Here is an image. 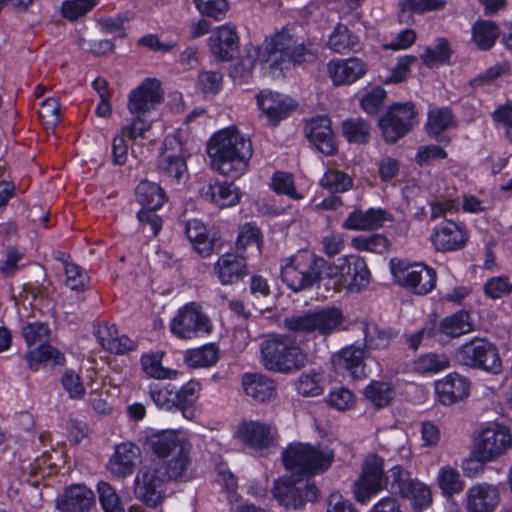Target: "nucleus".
<instances>
[{
    "label": "nucleus",
    "mask_w": 512,
    "mask_h": 512,
    "mask_svg": "<svg viewBox=\"0 0 512 512\" xmlns=\"http://www.w3.org/2000/svg\"><path fill=\"white\" fill-rule=\"evenodd\" d=\"M318 56V46L304 40L295 26L287 25L266 36L260 46H249L240 66L250 73L259 63L262 69L283 70L291 64L313 62Z\"/></svg>",
    "instance_id": "f257e3e1"
},
{
    "label": "nucleus",
    "mask_w": 512,
    "mask_h": 512,
    "mask_svg": "<svg viewBox=\"0 0 512 512\" xmlns=\"http://www.w3.org/2000/svg\"><path fill=\"white\" fill-rule=\"evenodd\" d=\"M207 152L213 169L224 176L236 179L245 173L252 156L249 139L235 128L215 133L208 142Z\"/></svg>",
    "instance_id": "f03ea898"
},
{
    "label": "nucleus",
    "mask_w": 512,
    "mask_h": 512,
    "mask_svg": "<svg viewBox=\"0 0 512 512\" xmlns=\"http://www.w3.org/2000/svg\"><path fill=\"white\" fill-rule=\"evenodd\" d=\"M163 100L160 82L147 78L128 94L127 109L130 118L122 121V131L128 138H144L154 123V113Z\"/></svg>",
    "instance_id": "7ed1b4c3"
},
{
    "label": "nucleus",
    "mask_w": 512,
    "mask_h": 512,
    "mask_svg": "<svg viewBox=\"0 0 512 512\" xmlns=\"http://www.w3.org/2000/svg\"><path fill=\"white\" fill-rule=\"evenodd\" d=\"M260 362L268 371L289 374L303 368L308 359L296 340L288 334L271 333L259 345Z\"/></svg>",
    "instance_id": "20e7f679"
},
{
    "label": "nucleus",
    "mask_w": 512,
    "mask_h": 512,
    "mask_svg": "<svg viewBox=\"0 0 512 512\" xmlns=\"http://www.w3.org/2000/svg\"><path fill=\"white\" fill-rule=\"evenodd\" d=\"M282 461L290 472L317 475L331 467L334 452L326 446L295 442L282 451Z\"/></svg>",
    "instance_id": "39448f33"
},
{
    "label": "nucleus",
    "mask_w": 512,
    "mask_h": 512,
    "mask_svg": "<svg viewBox=\"0 0 512 512\" xmlns=\"http://www.w3.org/2000/svg\"><path fill=\"white\" fill-rule=\"evenodd\" d=\"M323 277L332 282L338 291L345 289L359 293L370 283V271L366 261L355 254L338 257L323 269Z\"/></svg>",
    "instance_id": "423d86ee"
},
{
    "label": "nucleus",
    "mask_w": 512,
    "mask_h": 512,
    "mask_svg": "<svg viewBox=\"0 0 512 512\" xmlns=\"http://www.w3.org/2000/svg\"><path fill=\"white\" fill-rule=\"evenodd\" d=\"M324 264L322 258H318L308 250H300L285 259L281 266V278L293 291H301L311 287L323 274L321 268Z\"/></svg>",
    "instance_id": "0eeeda50"
},
{
    "label": "nucleus",
    "mask_w": 512,
    "mask_h": 512,
    "mask_svg": "<svg viewBox=\"0 0 512 512\" xmlns=\"http://www.w3.org/2000/svg\"><path fill=\"white\" fill-rule=\"evenodd\" d=\"M284 327L302 334L328 336L345 326V317L339 308L328 307L303 315H293L284 319Z\"/></svg>",
    "instance_id": "6e6552de"
},
{
    "label": "nucleus",
    "mask_w": 512,
    "mask_h": 512,
    "mask_svg": "<svg viewBox=\"0 0 512 512\" xmlns=\"http://www.w3.org/2000/svg\"><path fill=\"white\" fill-rule=\"evenodd\" d=\"M390 271L394 281L414 294L426 295L436 285V272L422 262L410 263L406 260L392 259Z\"/></svg>",
    "instance_id": "1a4fd4ad"
},
{
    "label": "nucleus",
    "mask_w": 512,
    "mask_h": 512,
    "mask_svg": "<svg viewBox=\"0 0 512 512\" xmlns=\"http://www.w3.org/2000/svg\"><path fill=\"white\" fill-rule=\"evenodd\" d=\"M384 459L377 454H369L361 465V472L353 484V495L360 504H368L381 491L387 490Z\"/></svg>",
    "instance_id": "9d476101"
},
{
    "label": "nucleus",
    "mask_w": 512,
    "mask_h": 512,
    "mask_svg": "<svg viewBox=\"0 0 512 512\" xmlns=\"http://www.w3.org/2000/svg\"><path fill=\"white\" fill-rule=\"evenodd\" d=\"M160 468L151 462L142 466L134 479V495L148 508H158L169 495V482L161 474Z\"/></svg>",
    "instance_id": "9b49d317"
},
{
    "label": "nucleus",
    "mask_w": 512,
    "mask_h": 512,
    "mask_svg": "<svg viewBox=\"0 0 512 512\" xmlns=\"http://www.w3.org/2000/svg\"><path fill=\"white\" fill-rule=\"evenodd\" d=\"M169 327L171 333L182 340L206 336L212 331L210 319L195 302H189L180 307L171 319Z\"/></svg>",
    "instance_id": "f8f14e48"
},
{
    "label": "nucleus",
    "mask_w": 512,
    "mask_h": 512,
    "mask_svg": "<svg viewBox=\"0 0 512 512\" xmlns=\"http://www.w3.org/2000/svg\"><path fill=\"white\" fill-rule=\"evenodd\" d=\"M271 493L276 501L290 509H300L306 502H314L318 499V488L310 479L292 480L281 477L274 481Z\"/></svg>",
    "instance_id": "ddd939ff"
},
{
    "label": "nucleus",
    "mask_w": 512,
    "mask_h": 512,
    "mask_svg": "<svg viewBox=\"0 0 512 512\" xmlns=\"http://www.w3.org/2000/svg\"><path fill=\"white\" fill-rule=\"evenodd\" d=\"M473 447L484 460L494 462L512 447L511 432L505 425L489 423L478 431Z\"/></svg>",
    "instance_id": "4468645a"
},
{
    "label": "nucleus",
    "mask_w": 512,
    "mask_h": 512,
    "mask_svg": "<svg viewBox=\"0 0 512 512\" xmlns=\"http://www.w3.org/2000/svg\"><path fill=\"white\" fill-rule=\"evenodd\" d=\"M458 358L466 366L494 374H498L502 370V362L497 348L482 338H474L463 344L458 351Z\"/></svg>",
    "instance_id": "2eb2a0df"
},
{
    "label": "nucleus",
    "mask_w": 512,
    "mask_h": 512,
    "mask_svg": "<svg viewBox=\"0 0 512 512\" xmlns=\"http://www.w3.org/2000/svg\"><path fill=\"white\" fill-rule=\"evenodd\" d=\"M188 155L177 136H166L158 159L160 173L176 183L185 182L188 179L186 165Z\"/></svg>",
    "instance_id": "dca6fc26"
},
{
    "label": "nucleus",
    "mask_w": 512,
    "mask_h": 512,
    "mask_svg": "<svg viewBox=\"0 0 512 512\" xmlns=\"http://www.w3.org/2000/svg\"><path fill=\"white\" fill-rule=\"evenodd\" d=\"M418 122L417 112L411 103L395 104L379 120L387 142L395 143L405 136Z\"/></svg>",
    "instance_id": "f3484780"
},
{
    "label": "nucleus",
    "mask_w": 512,
    "mask_h": 512,
    "mask_svg": "<svg viewBox=\"0 0 512 512\" xmlns=\"http://www.w3.org/2000/svg\"><path fill=\"white\" fill-rule=\"evenodd\" d=\"M364 359L365 350L359 346L350 345L331 357V365L337 375L358 380L368 376Z\"/></svg>",
    "instance_id": "a211bd4d"
},
{
    "label": "nucleus",
    "mask_w": 512,
    "mask_h": 512,
    "mask_svg": "<svg viewBox=\"0 0 512 512\" xmlns=\"http://www.w3.org/2000/svg\"><path fill=\"white\" fill-rule=\"evenodd\" d=\"M256 101L270 125H277L295 110L297 103L289 96L268 89L260 91Z\"/></svg>",
    "instance_id": "6ab92c4d"
},
{
    "label": "nucleus",
    "mask_w": 512,
    "mask_h": 512,
    "mask_svg": "<svg viewBox=\"0 0 512 512\" xmlns=\"http://www.w3.org/2000/svg\"><path fill=\"white\" fill-rule=\"evenodd\" d=\"M469 234L464 224L444 220L434 226L430 240L437 251H455L468 242Z\"/></svg>",
    "instance_id": "aec40b11"
},
{
    "label": "nucleus",
    "mask_w": 512,
    "mask_h": 512,
    "mask_svg": "<svg viewBox=\"0 0 512 512\" xmlns=\"http://www.w3.org/2000/svg\"><path fill=\"white\" fill-rule=\"evenodd\" d=\"M367 64L361 58L331 60L327 63L329 78L335 86L350 85L367 73Z\"/></svg>",
    "instance_id": "412c9836"
},
{
    "label": "nucleus",
    "mask_w": 512,
    "mask_h": 512,
    "mask_svg": "<svg viewBox=\"0 0 512 512\" xmlns=\"http://www.w3.org/2000/svg\"><path fill=\"white\" fill-rule=\"evenodd\" d=\"M435 393L439 402L451 406L470 393V381L463 375L453 372L434 383Z\"/></svg>",
    "instance_id": "4be33fe9"
},
{
    "label": "nucleus",
    "mask_w": 512,
    "mask_h": 512,
    "mask_svg": "<svg viewBox=\"0 0 512 512\" xmlns=\"http://www.w3.org/2000/svg\"><path fill=\"white\" fill-rule=\"evenodd\" d=\"M500 504V493L495 485L477 483L469 487L465 494L467 512H493Z\"/></svg>",
    "instance_id": "5701e85b"
},
{
    "label": "nucleus",
    "mask_w": 512,
    "mask_h": 512,
    "mask_svg": "<svg viewBox=\"0 0 512 512\" xmlns=\"http://www.w3.org/2000/svg\"><path fill=\"white\" fill-rule=\"evenodd\" d=\"M239 37L236 27L232 23H225L215 30L208 38L211 53L219 60L227 61L238 49Z\"/></svg>",
    "instance_id": "b1692460"
},
{
    "label": "nucleus",
    "mask_w": 512,
    "mask_h": 512,
    "mask_svg": "<svg viewBox=\"0 0 512 512\" xmlns=\"http://www.w3.org/2000/svg\"><path fill=\"white\" fill-rule=\"evenodd\" d=\"M276 430L270 424L258 421L242 422L236 430V437L254 449L269 447L274 440Z\"/></svg>",
    "instance_id": "393cba45"
},
{
    "label": "nucleus",
    "mask_w": 512,
    "mask_h": 512,
    "mask_svg": "<svg viewBox=\"0 0 512 512\" xmlns=\"http://www.w3.org/2000/svg\"><path fill=\"white\" fill-rule=\"evenodd\" d=\"M306 135L316 149L330 156L336 152L331 121L326 116L312 118L306 125Z\"/></svg>",
    "instance_id": "a878e982"
},
{
    "label": "nucleus",
    "mask_w": 512,
    "mask_h": 512,
    "mask_svg": "<svg viewBox=\"0 0 512 512\" xmlns=\"http://www.w3.org/2000/svg\"><path fill=\"white\" fill-rule=\"evenodd\" d=\"M95 503L94 492L85 485H72L57 498L56 507L61 512H86Z\"/></svg>",
    "instance_id": "bb28decb"
},
{
    "label": "nucleus",
    "mask_w": 512,
    "mask_h": 512,
    "mask_svg": "<svg viewBox=\"0 0 512 512\" xmlns=\"http://www.w3.org/2000/svg\"><path fill=\"white\" fill-rule=\"evenodd\" d=\"M190 447L180 448V451L165 459L153 461L155 466H160L161 474L170 482L187 481L190 475L191 459Z\"/></svg>",
    "instance_id": "cd10ccee"
},
{
    "label": "nucleus",
    "mask_w": 512,
    "mask_h": 512,
    "mask_svg": "<svg viewBox=\"0 0 512 512\" xmlns=\"http://www.w3.org/2000/svg\"><path fill=\"white\" fill-rule=\"evenodd\" d=\"M390 220L389 214L381 208H369L365 211L355 209L343 222V227L348 230H375Z\"/></svg>",
    "instance_id": "c85d7f7f"
},
{
    "label": "nucleus",
    "mask_w": 512,
    "mask_h": 512,
    "mask_svg": "<svg viewBox=\"0 0 512 512\" xmlns=\"http://www.w3.org/2000/svg\"><path fill=\"white\" fill-rule=\"evenodd\" d=\"M139 457L140 449L136 445L129 442L119 444L110 457L107 468L112 474L125 477L132 473Z\"/></svg>",
    "instance_id": "c756f323"
},
{
    "label": "nucleus",
    "mask_w": 512,
    "mask_h": 512,
    "mask_svg": "<svg viewBox=\"0 0 512 512\" xmlns=\"http://www.w3.org/2000/svg\"><path fill=\"white\" fill-rule=\"evenodd\" d=\"M96 338L103 349L114 354H125L136 349V342L120 335L115 325L100 324L95 330Z\"/></svg>",
    "instance_id": "7c9ffc66"
},
{
    "label": "nucleus",
    "mask_w": 512,
    "mask_h": 512,
    "mask_svg": "<svg viewBox=\"0 0 512 512\" xmlns=\"http://www.w3.org/2000/svg\"><path fill=\"white\" fill-rule=\"evenodd\" d=\"M214 270L223 285L233 284L247 274L243 256L230 252L223 254L217 260Z\"/></svg>",
    "instance_id": "2f4dec72"
},
{
    "label": "nucleus",
    "mask_w": 512,
    "mask_h": 512,
    "mask_svg": "<svg viewBox=\"0 0 512 512\" xmlns=\"http://www.w3.org/2000/svg\"><path fill=\"white\" fill-rule=\"evenodd\" d=\"M241 383L245 394L259 402L270 401L277 394L275 382L263 374L246 373Z\"/></svg>",
    "instance_id": "473e14b6"
},
{
    "label": "nucleus",
    "mask_w": 512,
    "mask_h": 512,
    "mask_svg": "<svg viewBox=\"0 0 512 512\" xmlns=\"http://www.w3.org/2000/svg\"><path fill=\"white\" fill-rule=\"evenodd\" d=\"M151 447L160 459H165L180 451V448L190 447L184 436L175 431H164L151 440Z\"/></svg>",
    "instance_id": "72a5a7b5"
},
{
    "label": "nucleus",
    "mask_w": 512,
    "mask_h": 512,
    "mask_svg": "<svg viewBox=\"0 0 512 512\" xmlns=\"http://www.w3.org/2000/svg\"><path fill=\"white\" fill-rule=\"evenodd\" d=\"M364 397L375 408L387 407L396 396V387L393 382L371 380L363 391Z\"/></svg>",
    "instance_id": "f704fd0d"
},
{
    "label": "nucleus",
    "mask_w": 512,
    "mask_h": 512,
    "mask_svg": "<svg viewBox=\"0 0 512 512\" xmlns=\"http://www.w3.org/2000/svg\"><path fill=\"white\" fill-rule=\"evenodd\" d=\"M186 236L194 250L202 257H207L213 252L214 240L207 234L206 226L197 219L187 221L185 225Z\"/></svg>",
    "instance_id": "c9c22d12"
},
{
    "label": "nucleus",
    "mask_w": 512,
    "mask_h": 512,
    "mask_svg": "<svg viewBox=\"0 0 512 512\" xmlns=\"http://www.w3.org/2000/svg\"><path fill=\"white\" fill-rule=\"evenodd\" d=\"M24 357L28 368L32 371H38L47 363H52L53 365H63L65 363L64 354L47 344L39 345L29 350Z\"/></svg>",
    "instance_id": "e433bc0d"
},
{
    "label": "nucleus",
    "mask_w": 512,
    "mask_h": 512,
    "mask_svg": "<svg viewBox=\"0 0 512 512\" xmlns=\"http://www.w3.org/2000/svg\"><path fill=\"white\" fill-rule=\"evenodd\" d=\"M327 46L335 53L346 54L356 51L360 47V40L345 25L337 24L329 35Z\"/></svg>",
    "instance_id": "4c0bfd02"
},
{
    "label": "nucleus",
    "mask_w": 512,
    "mask_h": 512,
    "mask_svg": "<svg viewBox=\"0 0 512 512\" xmlns=\"http://www.w3.org/2000/svg\"><path fill=\"white\" fill-rule=\"evenodd\" d=\"M203 195L220 208L236 205L239 201L237 188L226 182L209 184L204 188Z\"/></svg>",
    "instance_id": "58836bf2"
},
{
    "label": "nucleus",
    "mask_w": 512,
    "mask_h": 512,
    "mask_svg": "<svg viewBox=\"0 0 512 512\" xmlns=\"http://www.w3.org/2000/svg\"><path fill=\"white\" fill-rule=\"evenodd\" d=\"M137 201L149 210H158L166 202L164 190L155 182L141 181L136 188Z\"/></svg>",
    "instance_id": "ea45409f"
},
{
    "label": "nucleus",
    "mask_w": 512,
    "mask_h": 512,
    "mask_svg": "<svg viewBox=\"0 0 512 512\" xmlns=\"http://www.w3.org/2000/svg\"><path fill=\"white\" fill-rule=\"evenodd\" d=\"M500 35L498 26L489 20H478L471 27L472 42L480 50H489Z\"/></svg>",
    "instance_id": "a19ab883"
},
{
    "label": "nucleus",
    "mask_w": 512,
    "mask_h": 512,
    "mask_svg": "<svg viewBox=\"0 0 512 512\" xmlns=\"http://www.w3.org/2000/svg\"><path fill=\"white\" fill-rule=\"evenodd\" d=\"M219 358L215 344L209 343L198 348L189 349L184 354V362L191 368H205L214 365Z\"/></svg>",
    "instance_id": "79ce46f5"
},
{
    "label": "nucleus",
    "mask_w": 512,
    "mask_h": 512,
    "mask_svg": "<svg viewBox=\"0 0 512 512\" xmlns=\"http://www.w3.org/2000/svg\"><path fill=\"white\" fill-rule=\"evenodd\" d=\"M473 329L470 316L467 312L460 311L443 318L438 331L447 337H459L470 333Z\"/></svg>",
    "instance_id": "37998d69"
},
{
    "label": "nucleus",
    "mask_w": 512,
    "mask_h": 512,
    "mask_svg": "<svg viewBox=\"0 0 512 512\" xmlns=\"http://www.w3.org/2000/svg\"><path fill=\"white\" fill-rule=\"evenodd\" d=\"M436 481L442 494L453 496L460 493L464 488V481L456 467L449 464L438 469Z\"/></svg>",
    "instance_id": "c03bdc74"
},
{
    "label": "nucleus",
    "mask_w": 512,
    "mask_h": 512,
    "mask_svg": "<svg viewBox=\"0 0 512 512\" xmlns=\"http://www.w3.org/2000/svg\"><path fill=\"white\" fill-rule=\"evenodd\" d=\"M365 344L370 349H385L397 332L392 328L382 327L376 323H366L363 329Z\"/></svg>",
    "instance_id": "a18cd8bd"
},
{
    "label": "nucleus",
    "mask_w": 512,
    "mask_h": 512,
    "mask_svg": "<svg viewBox=\"0 0 512 512\" xmlns=\"http://www.w3.org/2000/svg\"><path fill=\"white\" fill-rule=\"evenodd\" d=\"M452 52L447 39L437 38L432 46L426 47L420 58L425 66L433 68L448 63Z\"/></svg>",
    "instance_id": "49530a36"
},
{
    "label": "nucleus",
    "mask_w": 512,
    "mask_h": 512,
    "mask_svg": "<svg viewBox=\"0 0 512 512\" xmlns=\"http://www.w3.org/2000/svg\"><path fill=\"white\" fill-rule=\"evenodd\" d=\"M455 124L451 111L447 108H435L428 112L425 125L426 132L433 138H438Z\"/></svg>",
    "instance_id": "de8ad7c7"
},
{
    "label": "nucleus",
    "mask_w": 512,
    "mask_h": 512,
    "mask_svg": "<svg viewBox=\"0 0 512 512\" xmlns=\"http://www.w3.org/2000/svg\"><path fill=\"white\" fill-rule=\"evenodd\" d=\"M294 388L303 397H317L324 392V378L318 371L302 373L294 382Z\"/></svg>",
    "instance_id": "09e8293b"
},
{
    "label": "nucleus",
    "mask_w": 512,
    "mask_h": 512,
    "mask_svg": "<svg viewBox=\"0 0 512 512\" xmlns=\"http://www.w3.org/2000/svg\"><path fill=\"white\" fill-rule=\"evenodd\" d=\"M450 366V360L445 354L427 353L418 357L413 365L415 372L421 375L440 373Z\"/></svg>",
    "instance_id": "8fccbe9b"
},
{
    "label": "nucleus",
    "mask_w": 512,
    "mask_h": 512,
    "mask_svg": "<svg viewBox=\"0 0 512 512\" xmlns=\"http://www.w3.org/2000/svg\"><path fill=\"white\" fill-rule=\"evenodd\" d=\"M164 353L157 351L145 354L141 357V366L143 371L155 379H175L178 372L162 366Z\"/></svg>",
    "instance_id": "3c124183"
},
{
    "label": "nucleus",
    "mask_w": 512,
    "mask_h": 512,
    "mask_svg": "<svg viewBox=\"0 0 512 512\" xmlns=\"http://www.w3.org/2000/svg\"><path fill=\"white\" fill-rule=\"evenodd\" d=\"M400 496L411 500L415 509L426 508L432 503L429 486L415 478L412 479Z\"/></svg>",
    "instance_id": "603ef678"
},
{
    "label": "nucleus",
    "mask_w": 512,
    "mask_h": 512,
    "mask_svg": "<svg viewBox=\"0 0 512 512\" xmlns=\"http://www.w3.org/2000/svg\"><path fill=\"white\" fill-rule=\"evenodd\" d=\"M491 118L499 133L512 142V100L498 105L492 112Z\"/></svg>",
    "instance_id": "864d4df0"
},
{
    "label": "nucleus",
    "mask_w": 512,
    "mask_h": 512,
    "mask_svg": "<svg viewBox=\"0 0 512 512\" xmlns=\"http://www.w3.org/2000/svg\"><path fill=\"white\" fill-rule=\"evenodd\" d=\"M97 492L104 512H125L121 499L108 482H99Z\"/></svg>",
    "instance_id": "5fc2aeb1"
},
{
    "label": "nucleus",
    "mask_w": 512,
    "mask_h": 512,
    "mask_svg": "<svg viewBox=\"0 0 512 512\" xmlns=\"http://www.w3.org/2000/svg\"><path fill=\"white\" fill-rule=\"evenodd\" d=\"M352 184V179L346 173L337 170H328L320 179V185L334 193L346 192Z\"/></svg>",
    "instance_id": "6e6d98bb"
},
{
    "label": "nucleus",
    "mask_w": 512,
    "mask_h": 512,
    "mask_svg": "<svg viewBox=\"0 0 512 512\" xmlns=\"http://www.w3.org/2000/svg\"><path fill=\"white\" fill-rule=\"evenodd\" d=\"M483 289L488 298L501 299L512 293V281L506 275L494 276L485 282Z\"/></svg>",
    "instance_id": "4d7b16f0"
},
{
    "label": "nucleus",
    "mask_w": 512,
    "mask_h": 512,
    "mask_svg": "<svg viewBox=\"0 0 512 512\" xmlns=\"http://www.w3.org/2000/svg\"><path fill=\"white\" fill-rule=\"evenodd\" d=\"M197 11L202 15L220 21L225 18L229 4L226 0H193Z\"/></svg>",
    "instance_id": "13d9d810"
},
{
    "label": "nucleus",
    "mask_w": 512,
    "mask_h": 512,
    "mask_svg": "<svg viewBox=\"0 0 512 512\" xmlns=\"http://www.w3.org/2000/svg\"><path fill=\"white\" fill-rule=\"evenodd\" d=\"M131 20V14L124 12L116 15L115 17H107L99 20V26L102 32L111 34L115 38L124 39L126 37V27Z\"/></svg>",
    "instance_id": "bf43d9fd"
},
{
    "label": "nucleus",
    "mask_w": 512,
    "mask_h": 512,
    "mask_svg": "<svg viewBox=\"0 0 512 512\" xmlns=\"http://www.w3.org/2000/svg\"><path fill=\"white\" fill-rule=\"evenodd\" d=\"M272 188L277 194L286 195L294 200L304 198V194L296 190L293 176L286 172L280 171L274 173L272 177Z\"/></svg>",
    "instance_id": "052dcab7"
},
{
    "label": "nucleus",
    "mask_w": 512,
    "mask_h": 512,
    "mask_svg": "<svg viewBox=\"0 0 512 512\" xmlns=\"http://www.w3.org/2000/svg\"><path fill=\"white\" fill-rule=\"evenodd\" d=\"M352 246L359 251L383 253L388 248L389 241L381 234L360 235L352 239Z\"/></svg>",
    "instance_id": "680f3d73"
},
{
    "label": "nucleus",
    "mask_w": 512,
    "mask_h": 512,
    "mask_svg": "<svg viewBox=\"0 0 512 512\" xmlns=\"http://www.w3.org/2000/svg\"><path fill=\"white\" fill-rule=\"evenodd\" d=\"M343 135L349 142L364 143L370 133L369 124L363 119H349L342 124Z\"/></svg>",
    "instance_id": "e2e57ef3"
},
{
    "label": "nucleus",
    "mask_w": 512,
    "mask_h": 512,
    "mask_svg": "<svg viewBox=\"0 0 512 512\" xmlns=\"http://www.w3.org/2000/svg\"><path fill=\"white\" fill-rule=\"evenodd\" d=\"M387 490L396 491L399 495L407 488L412 481L411 474L401 465H394L386 472Z\"/></svg>",
    "instance_id": "0e129e2a"
},
{
    "label": "nucleus",
    "mask_w": 512,
    "mask_h": 512,
    "mask_svg": "<svg viewBox=\"0 0 512 512\" xmlns=\"http://www.w3.org/2000/svg\"><path fill=\"white\" fill-rule=\"evenodd\" d=\"M200 388L199 382L191 380L175 391L176 406L183 409L184 416H187V412H191L189 406L197 399Z\"/></svg>",
    "instance_id": "69168bd1"
},
{
    "label": "nucleus",
    "mask_w": 512,
    "mask_h": 512,
    "mask_svg": "<svg viewBox=\"0 0 512 512\" xmlns=\"http://www.w3.org/2000/svg\"><path fill=\"white\" fill-rule=\"evenodd\" d=\"M61 385L71 399L80 400L85 395V387L80 375L71 369L63 373Z\"/></svg>",
    "instance_id": "338daca9"
},
{
    "label": "nucleus",
    "mask_w": 512,
    "mask_h": 512,
    "mask_svg": "<svg viewBox=\"0 0 512 512\" xmlns=\"http://www.w3.org/2000/svg\"><path fill=\"white\" fill-rule=\"evenodd\" d=\"M491 462V460H484L473 447L471 454L462 460L461 469L467 478H477L483 474L485 465Z\"/></svg>",
    "instance_id": "774afa93"
}]
</instances>
